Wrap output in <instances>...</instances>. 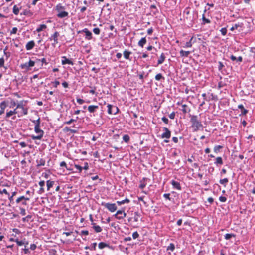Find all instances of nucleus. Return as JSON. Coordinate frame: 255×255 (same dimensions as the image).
<instances>
[{"instance_id":"bf43d9fd","label":"nucleus","mask_w":255,"mask_h":255,"mask_svg":"<svg viewBox=\"0 0 255 255\" xmlns=\"http://www.w3.org/2000/svg\"><path fill=\"white\" fill-rule=\"evenodd\" d=\"M10 104H11V105L10 106V108H13L14 106H15L16 105H17L15 101L13 99H11Z\"/></svg>"},{"instance_id":"680f3d73","label":"nucleus","mask_w":255,"mask_h":255,"mask_svg":"<svg viewBox=\"0 0 255 255\" xmlns=\"http://www.w3.org/2000/svg\"><path fill=\"white\" fill-rule=\"evenodd\" d=\"M219 200L222 202H225L227 200V198L224 196H220L219 197Z\"/></svg>"},{"instance_id":"603ef678","label":"nucleus","mask_w":255,"mask_h":255,"mask_svg":"<svg viewBox=\"0 0 255 255\" xmlns=\"http://www.w3.org/2000/svg\"><path fill=\"white\" fill-rule=\"evenodd\" d=\"M220 31L223 35H225L227 34V30L226 27H224L221 28Z\"/></svg>"},{"instance_id":"20e7f679","label":"nucleus","mask_w":255,"mask_h":255,"mask_svg":"<svg viewBox=\"0 0 255 255\" xmlns=\"http://www.w3.org/2000/svg\"><path fill=\"white\" fill-rule=\"evenodd\" d=\"M101 205L107 208L110 212H114L117 209V207L115 203H106L102 202Z\"/></svg>"},{"instance_id":"58836bf2","label":"nucleus","mask_w":255,"mask_h":255,"mask_svg":"<svg viewBox=\"0 0 255 255\" xmlns=\"http://www.w3.org/2000/svg\"><path fill=\"white\" fill-rule=\"evenodd\" d=\"M202 24H205L206 23H210L211 21L209 19L206 18L205 15L203 14L202 15Z\"/></svg>"},{"instance_id":"3c124183","label":"nucleus","mask_w":255,"mask_h":255,"mask_svg":"<svg viewBox=\"0 0 255 255\" xmlns=\"http://www.w3.org/2000/svg\"><path fill=\"white\" fill-rule=\"evenodd\" d=\"M0 194H5L8 196H9V193L7 192L6 189H3L2 190L0 188Z\"/></svg>"},{"instance_id":"6ab92c4d","label":"nucleus","mask_w":255,"mask_h":255,"mask_svg":"<svg viewBox=\"0 0 255 255\" xmlns=\"http://www.w3.org/2000/svg\"><path fill=\"white\" fill-rule=\"evenodd\" d=\"M181 110L183 112L184 114L189 113L190 111V108L186 104H183L181 106Z\"/></svg>"},{"instance_id":"a19ab883","label":"nucleus","mask_w":255,"mask_h":255,"mask_svg":"<svg viewBox=\"0 0 255 255\" xmlns=\"http://www.w3.org/2000/svg\"><path fill=\"white\" fill-rule=\"evenodd\" d=\"M108 245L104 242H100L99 243L98 247L100 249H102L106 247H108Z\"/></svg>"},{"instance_id":"13d9d810","label":"nucleus","mask_w":255,"mask_h":255,"mask_svg":"<svg viewBox=\"0 0 255 255\" xmlns=\"http://www.w3.org/2000/svg\"><path fill=\"white\" fill-rule=\"evenodd\" d=\"M96 246H97V243H93L90 246V247H91L90 248V250H96Z\"/></svg>"},{"instance_id":"ddd939ff","label":"nucleus","mask_w":255,"mask_h":255,"mask_svg":"<svg viewBox=\"0 0 255 255\" xmlns=\"http://www.w3.org/2000/svg\"><path fill=\"white\" fill-rule=\"evenodd\" d=\"M62 61L61 63L62 65H65V64H69L71 65H74V63L71 59H67L66 56H62Z\"/></svg>"},{"instance_id":"69168bd1","label":"nucleus","mask_w":255,"mask_h":255,"mask_svg":"<svg viewBox=\"0 0 255 255\" xmlns=\"http://www.w3.org/2000/svg\"><path fill=\"white\" fill-rule=\"evenodd\" d=\"M175 113L174 112H172L169 115V117L171 119H174L175 118Z\"/></svg>"},{"instance_id":"0eeeda50","label":"nucleus","mask_w":255,"mask_h":255,"mask_svg":"<svg viewBox=\"0 0 255 255\" xmlns=\"http://www.w3.org/2000/svg\"><path fill=\"white\" fill-rule=\"evenodd\" d=\"M107 107H108L107 112L109 114L115 115V114H116L119 111L118 108L116 106H114L111 104H108Z\"/></svg>"},{"instance_id":"0e129e2a","label":"nucleus","mask_w":255,"mask_h":255,"mask_svg":"<svg viewBox=\"0 0 255 255\" xmlns=\"http://www.w3.org/2000/svg\"><path fill=\"white\" fill-rule=\"evenodd\" d=\"M17 32V28L16 27H13L10 32L11 34H16Z\"/></svg>"},{"instance_id":"864d4df0","label":"nucleus","mask_w":255,"mask_h":255,"mask_svg":"<svg viewBox=\"0 0 255 255\" xmlns=\"http://www.w3.org/2000/svg\"><path fill=\"white\" fill-rule=\"evenodd\" d=\"M93 31L96 35H99L100 33V30L99 28H94Z\"/></svg>"},{"instance_id":"f03ea898","label":"nucleus","mask_w":255,"mask_h":255,"mask_svg":"<svg viewBox=\"0 0 255 255\" xmlns=\"http://www.w3.org/2000/svg\"><path fill=\"white\" fill-rule=\"evenodd\" d=\"M66 9L65 7L63 6L62 4H58L55 6V10L58 12L57 16L59 18H63L68 16V13L64 10Z\"/></svg>"},{"instance_id":"423d86ee","label":"nucleus","mask_w":255,"mask_h":255,"mask_svg":"<svg viewBox=\"0 0 255 255\" xmlns=\"http://www.w3.org/2000/svg\"><path fill=\"white\" fill-rule=\"evenodd\" d=\"M113 216L117 219L121 220L126 217V213L125 212L124 209H122L121 210H118Z\"/></svg>"},{"instance_id":"79ce46f5","label":"nucleus","mask_w":255,"mask_h":255,"mask_svg":"<svg viewBox=\"0 0 255 255\" xmlns=\"http://www.w3.org/2000/svg\"><path fill=\"white\" fill-rule=\"evenodd\" d=\"M13 112L12 111V110L11 111H9V112H7L6 113V116H5V119L6 120H7L11 116H12L13 115H14Z\"/></svg>"},{"instance_id":"de8ad7c7","label":"nucleus","mask_w":255,"mask_h":255,"mask_svg":"<svg viewBox=\"0 0 255 255\" xmlns=\"http://www.w3.org/2000/svg\"><path fill=\"white\" fill-rule=\"evenodd\" d=\"M155 79L157 81H159L161 79H164V77H163L161 73H159L155 76Z\"/></svg>"},{"instance_id":"5701e85b","label":"nucleus","mask_w":255,"mask_h":255,"mask_svg":"<svg viewBox=\"0 0 255 255\" xmlns=\"http://www.w3.org/2000/svg\"><path fill=\"white\" fill-rule=\"evenodd\" d=\"M37 163V167L44 166L45 164V161L44 159L41 158L40 159H37L36 161Z\"/></svg>"},{"instance_id":"5fc2aeb1","label":"nucleus","mask_w":255,"mask_h":255,"mask_svg":"<svg viewBox=\"0 0 255 255\" xmlns=\"http://www.w3.org/2000/svg\"><path fill=\"white\" fill-rule=\"evenodd\" d=\"M218 70L219 71H221L224 65H223V63L220 61L218 62Z\"/></svg>"},{"instance_id":"c03bdc74","label":"nucleus","mask_w":255,"mask_h":255,"mask_svg":"<svg viewBox=\"0 0 255 255\" xmlns=\"http://www.w3.org/2000/svg\"><path fill=\"white\" fill-rule=\"evenodd\" d=\"M175 249V245L173 243H170L167 248V250H170L173 252Z\"/></svg>"},{"instance_id":"774afa93","label":"nucleus","mask_w":255,"mask_h":255,"mask_svg":"<svg viewBox=\"0 0 255 255\" xmlns=\"http://www.w3.org/2000/svg\"><path fill=\"white\" fill-rule=\"evenodd\" d=\"M53 84V86L55 87H57L58 85L60 84V82L58 81L55 80L54 82H52Z\"/></svg>"},{"instance_id":"2f4dec72","label":"nucleus","mask_w":255,"mask_h":255,"mask_svg":"<svg viewBox=\"0 0 255 255\" xmlns=\"http://www.w3.org/2000/svg\"><path fill=\"white\" fill-rule=\"evenodd\" d=\"M46 27H47L46 25H45V24H41V25H39V27H38L36 29V31L37 32H40L42 31V30H43L44 29H46Z\"/></svg>"},{"instance_id":"052dcab7","label":"nucleus","mask_w":255,"mask_h":255,"mask_svg":"<svg viewBox=\"0 0 255 255\" xmlns=\"http://www.w3.org/2000/svg\"><path fill=\"white\" fill-rule=\"evenodd\" d=\"M20 214H21L22 216H25L26 215V211L23 208H20Z\"/></svg>"},{"instance_id":"dca6fc26","label":"nucleus","mask_w":255,"mask_h":255,"mask_svg":"<svg viewBox=\"0 0 255 255\" xmlns=\"http://www.w3.org/2000/svg\"><path fill=\"white\" fill-rule=\"evenodd\" d=\"M83 32L85 33V38L87 40H91L92 38V33L88 30L87 28H84L82 30Z\"/></svg>"},{"instance_id":"4468645a","label":"nucleus","mask_w":255,"mask_h":255,"mask_svg":"<svg viewBox=\"0 0 255 255\" xmlns=\"http://www.w3.org/2000/svg\"><path fill=\"white\" fill-rule=\"evenodd\" d=\"M170 183L174 189H176L178 190H181V187L179 182L173 180L171 181Z\"/></svg>"},{"instance_id":"4be33fe9","label":"nucleus","mask_w":255,"mask_h":255,"mask_svg":"<svg viewBox=\"0 0 255 255\" xmlns=\"http://www.w3.org/2000/svg\"><path fill=\"white\" fill-rule=\"evenodd\" d=\"M191 52L189 51H184L183 50H181L179 52V53L180 56L187 57L191 53Z\"/></svg>"},{"instance_id":"393cba45","label":"nucleus","mask_w":255,"mask_h":255,"mask_svg":"<svg viewBox=\"0 0 255 255\" xmlns=\"http://www.w3.org/2000/svg\"><path fill=\"white\" fill-rule=\"evenodd\" d=\"M238 107L241 110V114L243 115H246L248 112V111L244 108V106L242 104L239 105Z\"/></svg>"},{"instance_id":"473e14b6","label":"nucleus","mask_w":255,"mask_h":255,"mask_svg":"<svg viewBox=\"0 0 255 255\" xmlns=\"http://www.w3.org/2000/svg\"><path fill=\"white\" fill-rule=\"evenodd\" d=\"M193 37H192L190 40L188 42H187L185 45L184 46H183V47L184 48H189V47H191L192 46V40L193 39Z\"/></svg>"},{"instance_id":"a878e982","label":"nucleus","mask_w":255,"mask_h":255,"mask_svg":"<svg viewBox=\"0 0 255 255\" xmlns=\"http://www.w3.org/2000/svg\"><path fill=\"white\" fill-rule=\"evenodd\" d=\"M214 164L217 166L221 165L223 164V159L221 157H218L216 158V161Z\"/></svg>"},{"instance_id":"2eb2a0df","label":"nucleus","mask_w":255,"mask_h":255,"mask_svg":"<svg viewBox=\"0 0 255 255\" xmlns=\"http://www.w3.org/2000/svg\"><path fill=\"white\" fill-rule=\"evenodd\" d=\"M35 45V43L33 40L30 41L27 43L25 48L27 50H30L32 49Z\"/></svg>"},{"instance_id":"b1692460","label":"nucleus","mask_w":255,"mask_h":255,"mask_svg":"<svg viewBox=\"0 0 255 255\" xmlns=\"http://www.w3.org/2000/svg\"><path fill=\"white\" fill-rule=\"evenodd\" d=\"M165 59V54L163 53H162L160 55L159 58L158 60L157 64L160 65V64H162L164 62Z\"/></svg>"},{"instance_id":"c85d7f7f","label":"nucleus","mask_w":255,"mask_h":255,"mask_svg":"<svg viewBox=\"0 0 255 255\" xmlns=\"http://www.w3.org/2000/svg\"><path fill=\"white\" fill-rule=\"evenodd\" d=\"M54 184H55V181H51V180H47L46 182L47 190H49L50 189V188L53 187V186L54 185Z\"/></svg>"},{"instance_id":"f704fd0d","label":"nucleus","mask_w":255,"mask_h":255,"mask_svg":"<svg viewBox=\"0 0 255 255\" xmlns=\"http://www.w3.org/2000/svg\"><path fill=\"white\" fill-rule=\"evenodd\" d=\"M21 8H18L16 5H15L13 7V13L16 15H17L19 13V9H20Z\"/></svg>"},{"instance_id":"338daca9","label":"nucleus","mask_w":255,"mask_h":255,"mask_svg":"<svg viewBox=\"0 0 255 255\" xmlns=\"http://www.w3.org/2000/svg\"><path fill=\"white\" fill-rule=\"evenodd\" d=\"M4 64V60L3 58H0V67H3Z\"/></svg>"},{"instance_id":"9d476101","label":"nucleus","mask_w":255,"mask_h":255,"mask_svg":"<svg viewBox=\"0 0 255 255\" xmlns=\"http://www.w3.org/2000/svg\"><path fill=\"white\" fill-rule=\"evenodd\" d=\"M21 109L22 111L23 114L26 115L28 114V109L24 108V101H21L19 103H18L16 105V109Z\"/></svg>"},{"instance_id":"4d7b16f0","label":"nucleus","mask_w":255,"mask_h":255,"mask_svg":"<svg viewBox=\"0 0 255 255\" xmlns=\"http://www.w3.org/2000/svg\"><path fill=\"white\" fill-rule=\"evenodd\" d=\"M74 166L77 170H79V172H81V171L83 169L82 167H81V166L77 165V164H75Z\"/></svg>"},{"instance_id":"a18cd8bd","label":"nucleus","mask_w":255,"mask_h":255,"mask_svg":"<svg viewBox=\"0 0 255 255\" xmlns=\"http://www.w3.org/2000/svg\"><path fill=\"white\" fill-rule=\"evenodd\" d=\"M21 15L31 16L32 13L29 10L26 9L24 10L22 13H21Z\"/></svg>"},{"instance_id":"ea45409f","label":"nucleus","mask_w":255,"mask_h":255,"mask_svg":"<svg viewBox=\"0 0 255 255\" xmlns=\"http://www.w3.org/2000/svg\"><path fill=\"white\" fill-rule=\"evenodd\" d=\"M123 140L126 142L128 143L129 141L130 137L128 135L125 134L123 136Z\"/></svg>"},{"instance_id":"39448f33","label":"nucleus","mask_w":255,"mask_h":255,"mask_svg":"<svg viewBox=\"0 0 255 255\" xmlns=\"http://www.w3.org/2000/svg\"><path fill=\"white\" fill-rule=\"evenodd\" d=\"M59 33L57 31H55L53 34L51 35L49 38V40H53V43H52V46L54 47H55L56 44L58 43V37H59Z\"/></svg>"},{"instance_id":"e2e57ef3","label":"nucleus","mask_w":255,"mask_h":255,"mask_svg":"<svg viewBox=\"0 0 255 255\" xmlns=\"http://www.w3.org/2000/svg\"><path fill=\"white\" fill-rule=\"evenodd\" d=\"M89 234V232L87 230H82L80 233L81 235H87Z\"/></svg>"},{"instance_id":"7c9ffc66","label":"nucleus","mask_w":255,"mask_h":255,"mask_svg":"<svg viewBox=\"0 0 255 255\" xmlns=\"http://www.w3.org/2000/svg\"><path fill=\"white\" fill-rule=\"evenodd\" d=\"M130 202L129 199L128 198H126L125 200L122 201H117V203L118 205H121L122 204H124L125 203H128Z\"/></svg>"},{"instance_id":"f3484780","label":"nucleus","mask_w":255,"mask_h":255,"mask_svg":"<svg viewBox=\"0 0 255 255\" xmlns=\"http://www.w3.org/2000/svg\"><path fill=\"white\" fill-rule=\"evenodd\" d=\"M98 108L99 106L97 105H90L87 108L88 111L91 113H94Z\"/></svg>"},{"instance_id":"6e6552de","label":"nucleus","mask_w":255,"mask_h":255,"mask_svg":"<svg viewBox=\"0 0 255 255\" xmlns=\"http://www.w3.org/2000/svg\"><path fill=\"white\" fill-rule=\"evenodd\" d=\"M35 62L32 60H29L28 62H26L21 65V67L26 70H29L30 68L33 67L35 65Z\"/></svg>"},{"instance_id":"8fccbe9b","label":"nucleus","mask_w":255,"mask_h":255,"mask_svg":"<svg viewBox=\"0 0 255 255\" xmlns=\"http://www.w3.org/2000/svg\"><path fill=\"white\" fill-rule=\"evenodd\" d=\"M15 242L17 243L18 246H22L24 245L25 242L23 241H19L18 239H15Z\"/></svg>"},{"instance_id":"e433bc0d","label":"nucleus","mask_w":255,"mask_h":255,"mask_svg":"<svg viewBox=\"0 0 255 255\" xmlns=\"http://www.w3.org/2000/svg\"><path fill=\"white\" fill-rule=\"evenodd\" d=\"M150 9H154V10L152 11L153 14L155 15L158 13V10L155 5H151L150 6Z\"/></svg>"},{"instance_id":"412c9836","label":"nucleus","mask_w":255,"mask_h":255,"mask_svg":"<svg viewBox=\"0 0 255 255\" xmlns=\"http://www.w3.org/2000/svg\"><path fill=\"white\" fill-rule=\"evenodd\" d=\"M230 59L233 61H236L237 62H241L243 60V58L242 56H239L238 58H237L234 55H232L230 56Z\"/></svg>"},{"instance_id":"bb28decb","label":"nucleus","mask_w":255,"mask_h":255,"mask_svg":"<svg viewBox=\"0 0 255 255\" xmlns=\"http://www.w3.org/2000/svg\"><path fill=\"white\" fill-rule=\"evenodd\" d=\"M148 180L147 178H143L142 180L140 181V184L139 185V188L141 189H143L145 188L146 185V183L145 181Z\"/></svg>"},{"instance_id":"9b49d317","label":"nucleus","mask_w":255,"mask_h":255,"mask_svg":"<svg viewBox=\"0 0 255 255\" xmlns=\"http://www.w3.org/2000/svg\"><path fill=\"white\" fill-rule=\"evenodd\" d=\"M163 129L164 132L161 134L162 138L169 139L171 137V131L166 127H163Z\"/></svg>"},{"instance_id":"4c0bfd02","label":"nucleus","mask_w":255,"mask_h":255,"mask_svg":"<svg viewBox=\"0 0 255 255\" xmlns=\"http://www.w3.org/2000/svg\"><path fill=\"white\" fill-rule=\"evenodd\" d=\"M225 239L226 240H230L232 237H235L236 236L234 234H226L225 235Z\"/></svg>"},{"instance_id":"cd10ccee","label":"nucleus","mask_w":255,"mask_h":255,"mask_svg":"<svg viewBox=\"0 0 255 255\" xmlns=\"http://www.w3.org/2000/svg\"><path fill=\"white\" fill-rule=\"evenodd\" d=\"M146 43V39L145 37L142 38L138 42V45L139 46L143 47L144 45Z\"/></svg>"},{"instance_id":"37998d69","label":"nucleus","mask_w":255,"mask_h":255,"mask_svg":"<svg viewBox=\"0 0 255 255\" xmlns=\"http://www.w3.org/2000/svg\"><path fill=\"white\" fill-rule=\"evenodd\" d=\"M219 182L221 184L224 185L225 187H226V184L228 182V179L227 178H225L223 179H220Z\"/></svg>"},{"instance_id":"1a4fd4ad","label":"nucleus","mask_w":255,"mask_h":255,"mask_svg":"<svg viewBox=\"0 0 255 255\" xmlns=\"http://www.w3.org/2000/svg\"><path fill=\"white\" fill-rule=\"evenodd\" d=\"M29 197H25L24 196H21L16 199V202L17 204L21 203L23 205H27V203L26 201H29Z\"/></svg>"},{"instance_id":"f8f14e48","label":"nucleus","mask_w":255,"mask_h":255,"mask_svg":"<svg viewBox=\"0 0 255 255\" xmlns=\"http://www.w3.org/2000/svg\"><path fill=\"white\" fill-rule=\"evenodd\" d=\"M7 106V103L5 101H3L0 103V115L4 113L5 109Z\"/></svg>"},{"instance_id":"f257e3e1","label":"nucleus","mask_w":255,"mask_h":255,"mask_svg":"<svg viewBox=\"0 0 255 255\" xmlns=\"http://www.w3.org/2000/svg\"><path fill=\"white\" fill-rule=\"evenodd\" d=\"M191 118L190 122L192 124L191 127L193 128L194 132H196L199 130L200 128L203 127L201 122L198 119V117L197 115H189Z\"/></svg>"},{"instance_id":"09e8293b","label":"nucleus","mask_w":255,"mask_h":255,"mask_svg":"<svg viewBox=\"0 0 255 255\" xmlns=\"http://www.w3.org/2000/svg\"><path fill=\"white\" fill-rule=\"evenodd\" d=\"M163 197L167 200H168L169 201H171L172 199L170 197V194L169 193H165L163 194Z\"/></svg>"},{"instance_id":"aec40b11","label":"nucleus","mask_w":255,"mask_h":255,"mask_svg":"<svg viewBox=\"0 0 255 255\" xmlns=\"http://www.w3.org/2000/svg\"><path fill=\"white\" fill-rule=\"evenodd\" d=\"M91 225H93V228L96 233L101 232L102 231V228L99 225H97L95 223H92Z\"/></svg>"},{"instance_id":"49530a36","label":"nucleus","mask_w":255,"mask_h":255,"mask_svg":"<svg viewBox=\"0 0 255 255\" xmlns=\"http://www.w3.org/2000/svg\"><path fill=\"white\" fill-rule=\"evenodd\" d=\"M32 122L35 124L34 127H40V119L39 118L37 120H33Z\"/></svg>"},{"instance_id":"7ed1b4c3","label":"nucleus","mask_w":255,"mask_h":255,"mask_svg":"<svg viewBox=\"0 0 255 255\" xmlns=\"http://www.w3.org/2000/svg\"><path fill=\"white\" fill-rule=\"evenodd\" d=\"M40 127H34V131L37 135H32L31 138L33 140H41L43 136L44 131L40 129Z\"/></svg>"},{"instance_id":"c9c22d12","label":"nucleus","mask_w":255,"mask_h":255,"mask_svg":"<svg viewBox=\"0 0 255 255\" xmlns=\"http://www.w3.org/2000/svg\"><path fill=\"white\" fill-rule=\"evenodd\" d=\"M140 216V213L138 212H134V216L133 217L134 221L137 222L139 220V217Z\"/></svg>"},{"instance_id":"a211bd4d","label":"nucleus","mask_w":255,"mask_h":255,"mask_svg":"<svg viewBox=\"0 0 255 255\" xmlns=\"http://www.w3.org/2000/svg\"><path fill=\"white\" fill-rule=\"evenodd\" d=\"M132 52L128 50H125L123 52L124 57L127 60H129L130 61L131 60V59L130 58V55L131 54Z\"/></svg>"},{"instance_id":"72a5a7b5","label":"nucleus","mask_w":255,"mask_h":255,"mask_svg":"<svg viewBox=\"0 0 255 255\" xmlns=\"http://www.w3.org/2000/svg\"><path fill=\"white\" fill-rule=\"evenodd\" d=\"M223 148V146L216 145L214 147V152H215L216 153H218L220 151V149H222Z\"/></svg>"},{"instance_id":"6e6d98bb","label":"nucleus","mask_w":255,"mask_h":255,"mask_svg":"<svg viewBox=\"0 0 255 255\" xmlns=\"http://www.w3.org/2000/svg\"><path fill=\"white\" fill-rule=\"evenodd\" d=\"M139 236V235L137 231L133 232L132 234V237L134 239L137 238Z\"/></svg>"},{"instance_id":"c756f323","label":"nucleus","mask_w":255,"mask_h":255,"mask_svg":"<svg viewBox=\"0 0 255 255\" xmlns=\"http://www.w3.org/2000/svg\"><path fill=\"white\" fill-rule=\"evenodd\" d=\"M243 25V24L242 23H236L230 28V30L234 31L235 29H237L239 27H242Z\"/></svg>"}]
</instances>
